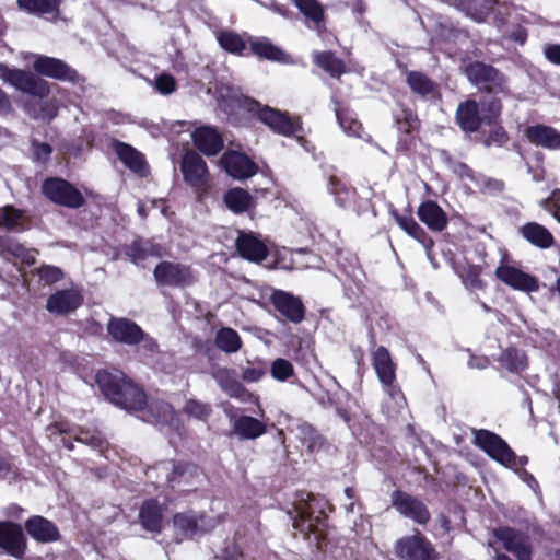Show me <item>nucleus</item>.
<instances>
[{
    "instance_id": "aec40b11",
    "label": "nucleus",
    "mask_w": 560,
    "mask_h": 560,
    "mask_svg": "<svg viewBox=\"0 0 560 560\" xmlns=\"http://www.w3.org/2000/svg\"><path fill=\"white\" fill-rule=\"evenodd\" d=\"M276 310L292 323H301L304 318V306L301 300L285 291L276 290L271 294Z\"/></svg>"
},
{
    "instance_id": "de8ad7c7",
    "label": "nucleus",
    "mask_w": 560,
    "mask_h": 560,
    "mask_svg": "<svg viewBox=\"0 0 560 560\" xmlns=\"http://www.w3.org/2000/svg\"><path fill=\"white\" fill-rule=\"evenodd\" d=\"M217 39L223 49L233 54H241L246 47L243 38L234 32H220Z\"/></svg>"
},
{
    "instance_id": "58836bf2",
    "label": "nucleus",
    "mask_w": 560,
    "mask_h": 560,
    "mask_svg": "<svg viewBox=\"0 0 560 560\" xmlns=\"http://www.w3.org/2000/svg\"><path fill=\"white\" fill-rule=\"evenodd\" d=\"M163 247L153 245L150 242L137 241L133 242L127 249V255L130 259L139 265L148 256H162Z\"/></svg>"
},
{
    "instance_id": "69168bd1",
    "label": "nucleus",
    "mask_w": 560,
    "mask_h": 560,
    "mask_svg": "<svg viewBox=\"0 0 560 560\" xmlns=\"http://www.w3.org/2000/svg\"><path fill=\"white\" fill-rule=\"evenodd\" d=\"M264 375V370L260 368L248 366L244 369L242 378L246 382H257Z\"/></svg>"
},
{
    "instance_id": "0eeeda50",
    "label": "nucleus",
    "mask_w": 560,
    "mask_h": 560,
    "mask_svg": "<svg viewBox=\"0 0 560 560\" xmlns=\"http://www.w3.org/2000/svg\"><path fill=\"white\" fill-rule=\"evenodd\" d=\"M43 192L51 201L69 208H79L84 202L82 194L71 184L60 178L45 180Z\"/></svg>"
},
{
    "instance_id": "f3484780",
    "label": "nucleus",
    "mask_w": 560,
    "mask_h": 560,
    "mask_svg": "<svg viewBox=\"0 0 560 560\" xmlns=\"http://www.w3.org/2000/svg\"><path fill=\"white\" fill-rule=\"evenodd\" d=\"M221 164L231 177L240 180L253 177L258 172L256 163L237 151L225 152L221 158Z\"/></svg>"
},
{
    "instance_id": "393cba45",
    "label": "nucleus",
    "mask_w": 560,
    "mask_h": 560,
    "mask_svg": "<svg viewBox=\"0 0 560 560\" xmlns=\"http://www.w3.org/2000/svg\"><path fill=\"white\" fill-rule=\"evenodd\" d=\"M258 118L271 130L283 136H290L295 131L294 122L283 113L265 106L258 109Z\"/></svg>"
},
{
    "instance_id": "c9c22d12",
    "label": "nucleus",
    "mask_w": 560,
    "mask_h": 560,
    "mask_svg": "<svg viewBox=\"0 0 560 560\" xmlns=\"http://www.w3.org/2000/svg\"><path fill=\"white\" fill-rule=\"evenodd\" d=\"M498 362L502 369L511 373H520L527 366V359L524 352L514 348L502 351Z\"/></svg>"
},
{
    "instance_id": "6e6d98bb",
    "label": "nucleus",
    "mask_w": 560,
    "mask_h": 560,
    "mask_svg": "<svg viewBox=\"0 0 560 560\" xmlns=\"http://www.w3.org/2000/svg\"><path fill=\"white\" fill-rule=\"evenodd\" d=\"M37 275L45 284H54L63 278L62 270L52 265H43L38 268Z\"/></svg>"
},
{
    "instance_id": "c85d7f7f",
    "label": "nucleus",
    "mask_w": 560,
    "mask_h": 560,
    "mask_svg": "<svg viewBox=\"0 0 560 560\" xmlns=\"http://www.w3.org/2000/svg\"><path fill=\"white\" fill-rule=\"evenodd\" d=\"M525 136L536 145L550 150L560 148V132L552 127L545 125L530 126L526 129Z\"/></svg>"
},
{
    "instance_id": "2eb2a0df",
    "label": "nucleus",
    "mask_w": 560,
    "mask_h": 560,
    "mask_svg": "<svg viewBox=\"0 0 560 560\" xmlns=\"http://www.w3.org/2000/svg\"><path fill=\"white\" fill-rule=\"evenodd\" d=\"M83 303V295L80 289L69 288L58 290L46 302V308L54 315H67L78 310Z\"/></svg>"
},
{
    "instance_id": "6ab92c4d",
    "label": "nucleus",
    "mask_w": 560,
    "mask_h": 560,
    "mask_svg": "<svg viewBox=\"0 0 560 560\" xmlns=\"http://www.w3.org/2000/svg\"><path fill=\"white\" fill-rule=\"evenodd\" d=\"M396 553L407 560H431L433 550L420 536L405 537L396 542Z\"/></svg>"
},
{
    "instance_id": "f704fd0d",
    "label": "nucleus",
    "mask_w": 560,
    "mask_h": 560,
    "mask_svg": "<svg viewBox=\"0 0 560 560\" xmlns=\"http://www.w3.org/2000/svg\"><path fill=\"white\" fill-rule=\"evenodd\" d=\"M27 226V217L24 211L12 206L0 208V228L5 230H24Z\"/></svg>"
},
{
    "instance_id": "bb28decb",
    "label": "nucleus",
    "mask_w": 560,
    "mask_h": 560,
    "mask_svg": "<svg viewBox=\"0 0 560 560\" xmlns=\"http://www.w3.org/2000/svg\"><path fill=\"white\" fill-rule=\"evenodd\" d=\"M195 145L206 155H215L223 148V140L211 127L197 128L192 133Z\"/></svg>"
},
{
    "instance_id": "79ce46f5",
    "label": "nucleus",
    "mask_w": 560,
    "mask_h": 560,
    "mask_svg": "<svg viewBox=\"0 0 560 560\" xmlns=\"http://www.w3.org/2000/svg\"><path fill=\"white\" fill-rule=\"evenodd\" d=\"M3 253L5 256L14 258V264L20 261L22 265L32 266L36 261V250L27 249L13 240H9L7 242L3 248Z\"/></svg>"
},
{
    "instance_id": "6e6552de",
    "label": "nucleus",
    "mask_w": 560,
    "mask_h": 560,
    "mask_svg": "<svg viewBox=\"0 0 560 560\" xmlns=\"http://www.w3.org/2000/svg\"><path fill=\"white\" fill-rule=\"evenodd\" d=\"M154 278L159 285L186 287L195 281L191 269L183 264L162 261L154 268Z\"/></svg>"
},
{
    "instance_id": "3c124183",
    "label": "nucleus",
    "mask_w": 560,
    "mask_h": 560,
    "mask_svg": "<svg viewBox=\"0 0 560 560\" xmlns=\"http://www.w3.org/2000/svg\"><path fill=\"white\" fill-rule=\"evenodd\" d=\"M294 368L292 363L285 359H276L271 364V375L275 380L283 382L293 375Z\"/></svg>"
},
{
    "instance_id": "c03bdc74",
    "label": "nucleus",
    "mask_w": 560,
    "mask_h": 560,
    "mask_svg": "<svg viewBox=\"0 0 560 560\" xmlns=\"http://www.w3.org/2000/svg\"><path fill=\"white\" fill-rule=\"evenodd\" d=\"M314 62L331 77H339L345 72L343 62L331 52H316L313 56Z\"/></svg>"
},
{
    "instance_id": "37998d69",
    "label": "nucleus",
    "mask_w": 560,
    "mask_h": 560,
    "mask_svg": "<svg viewBox=\"0 0 560 560\" xmlns=\"http://www.w3.org/2000/svg\"><path fill=\"white\" fill-rule=\"evenodd\" d=\"M250 49L252 51L261 57L266 58L268 60L272 61H283L284 60V52L278 48L277 46L272 45L267 38H259L250 42Z\"/></svg>"
},
{
    "instance_id": "5701e85b",
    "label": "nucleus",
    "mask_w": 560,
    "mask_h": 560,
    "mask_svg": "<svg viewBox=\"0 0 560 560\" xmlns=\"http://www.w3.org/2000/svg\"><path fill=\"white\" fill-rule=\"evenodd\" d=\"M236 247L242 257L254 262L262 261L268 255L266 244L253 233H241Z\"/></svg>"
},
{
    "instance_id": "864d4df0",
    "label": "nucleus",
    "mask_w": 560,
    "mask_h": 560,
    "mask_svg": "<svg viewBox=\"0 0 560 560\" xmlns=\"http://www.w3.org/2000/svg\"><path fill=\"white\" fill-rule=\"evenodd\" d=\"M75 440L80 443L91 446L92 448L98 450L100 452H104V447L106 445V441L103 439L100 432H89L81 430L80 433L75 435Z\"/></svg>"
},
{
    "instance_id": "ddd939ff",
    "label": "nucleus",
    "mask_w": 560,
    "mask_h": 560,
    "mask_svg": "<svg viewBox=\"0 0 560 560\" xmlns=\"http://www.w3.org/2000/svg\"><path fill=\"white\" fill-rule=\"evenodd\" d=\"M34 58L33 69L40 75L70 82L80 79L77 71L60 59L40 55H35Z\"/></svg>"
},
{
    "instance_id": "5fc2aeb1",
    "label": "nucleus",
    "mask_w": 560,
    "mask_h": 560,
    "mask_svg": "<svg viewBox=\"0 0 560 560\" xmlns=\"http://www.w3.org/2000/svg\"><path fill=\"white\" fill-rule=\"evenodd\" d=\"M184 411L186 415L194 417L198 420H205L209 417L211 408L207 404H203L195 399H190L186 402Z\"/></svg>"
},
{
    "instance_id": "4c0bfd02",
    "label": "nucleus",
    "mask_w": 560,
    "mask_h": 560,
    "mask_svg": "<svg viewBox=\"0 0 560 560\" xmlns=\"http://www.w3.org/2000/svg\"><path fill=\"white\" fill-rule=\"evenodd\" d=\"M327 189L339 207L348 208L353 203L354 191L341 179L331 176L328 180Z\"/></svg>"
},
{
    "instance_id": "a211bd4d",
    "label": "nucleus",
    "mask_w": 560,
    "mask_h": 560,
    "mask_svg": "<svg viewBox=\"0 0 560 560\" xmlns=\"http://www.w3.org/2000/svg\"><path fill=\"white\" fill-rule=\"evenodd\" d=\"M466 74L468 80L479 89H483L489 92H497L502 89L503 80L500 73L494 68L485 63H470L466 68Z\"/></svg>"
},
{
    "instance_id": "13d9d810",
    "label": "nucleus",
    "mask_w": 560,
    "mask_h": 560,
    "mask_svg": "<svg viewBox=\"0 0 560 560\" xmlns=\"http://www.w3.org/2000/svg\"><path fill=\"white\" fill-rule=\"evenodd\" d=\"M155 88L161 94L167 95L176 90V81L170 74H161L155 80Z\"/></svg>"
},
{
    "instance_id": "423d86ee",
    "label": "nucleus",
    "mask_w": 560,
    "mask_h": 560,
    "mask_svg": "<svg viewBox=\"0 0 560 560\" xmlns=\"http://www.w3.org/2000/svg\"><path fill=\"white\" fill-rule=\"evenodd\" d=\"M495 277L505 285L526 293L536 292L539 282L536 277L502 258L495 269Z\"/></svg>"
},
{
    "instance_id": "72a5a7b5",
    "label": "nucleus",
    "mask_w": 560,
    "mask_h": 560,
    "mask_svg": "<svg viewBox=\"0 0 560 560\" xmlns=\"http://www.w3.org/2000/svg\"><path fill=\"white\" fill-rule=\"evenodd\" d=\"M225 206L234 213L246 212L255 206L252 195L243 188H232L224 195Z\"/></svg>"
},
{
    "instance_id": "0e129e2a",
    "label": "nucleus",
    "mask_w": 560,
    "mask_h": 560,
    "mask_svg": "<svg viewBox=\"0 0 560 560\" xmlns=\"http://www.w3.org/2000/svg\"><path fill=\"white\" fill-rule=\"evenodd\" d=\"M493 2H494V0H485V4L479 10L471 12L470 9H468V14H470L471 18L474 20H476L477 22H481L488 15L489 11L492 8Z\"/></svg>"
},
{
    "instance_id": "e2e57ef3",
    "label": "nucleus",
    "mask_w": 560,
    "mask_h": 560,
    "mask_svg": "<svg viewBox=\"0 0 560 560\" xmlns=\"http://www.w3.org/2000/svg\"><path fill=\"white\" fill-rule=\"evenodd\" d=\"M514 470L518 474L520 479L524 483H526L534 492H537L539 486H538L537 480L534 478V476L532 474H529L528 471L524 470L523 467H520V468L514 469Z\"/></svg>"
},
{
    "instance_id": "603ef678",
    "label": "nucleus",
    "mask_w": 560,
    "mask_h": 560,
    "mask_svg": "<svg viewBox=\"0 0 560 560\" xmlns=\"http://www.w3.org/2000/svg\"><path fill=\"white\" fill-rule=\"evenodd\" d=\"M296 7L302 13L308 16L314 22H319L323 19V10L316 0H294Z\"/></svg>"
},
{
    "instance_id": "052dcab7",
    "label": "nucleus",
    "mask_w": 560,
    "mask_h": 560,
    "mask_svg": "<svg viewBox=\"0 0 560 560\" xmlns=\"http://www.w3.org/2000/svg\"><path fill=\"white\" fill-rule=\"evenodd\" d=\"M544 55L550 62L560 66V45L559 44L545 45Z\"/></svg>"
},
{
    "instance_id": "473e14b6",
    "label": "nucleus",
    "mask_w": 560,
    "mask_h": 560,
    "mask_svg": "<svg viewBox=\"0 0 560 560\" xmlns=\"http://www.w3.org/2000/svg\"><path fill=\"white\" fill-rule=\"evenodd\" d=\"M521 233L527 242L540 248H549L555 241L552 234L545 226L536 222L523 225Z\"/></svg>"
},
{
    "instance_id": "bf43d9fd",
    "label": "nucleus",
    "mask_w": 560,
    "mask_h": 560,
    "mask_svg": "<svg viewBox=\"0 0 560 560\" xmlns=\"http://www.w3.org/2000/svg\"><path fill=\"white\" fill-rule=\"evenodd\" d=\"M33 156L38 162H45L51 154V147L48 143L33 141Z\"/></svg>"
},
{
    "instance_id": "a18cd8bd",
    "label": "nucleus",
    "mask_w": 560,
    "mask_h": 560,
    "mask_svg": "<svg viewBox=\"0 0 560 560\" xmlns=\"http://www.w3.org/2000/svg\"><path fill=\"white\" fill-rule=\"evenodd\" d=\"M407 82L413 92L421 95L433 94L435 91V84L421 72H409L407 74Z\"/></svg>"
},
{
    "instance_id": "b1692460",
    "label": "nucleus",
    "mask_w": 560,
    "mask_h": 560,
    "mask_svg": "<svg viewBox=\"0 0 560 560\" xmlns=\"http://www.w3.org/2000/svg\"><path fill=\"white\" fill-rule=\"evenodd\" d=\"M114 150L120 162L133 173L145 176L148 173V165L141 152L133 147L116 141L114 142Z\"/></svg>"
},
{
    "instance_id": "a878e982",
    "label": "nucleus",
    "mask_w": 560,
    "mask_h": 560,
    "mask_svg": "<svg viewBox=\"0 0 560 560\" xmlns=\"http://www.w3.org/2000/svg\"><path fill=\"white\" fill-rule=\"evenodd\" d=\"M417 214L420 221L432 231L441 232L447 225L448 219L446 213L434 201L422 202L418 208Z\"/></svg>"
},
{
    "instance_id": "9d476101",
    "label": "nucleus",
    "mask_w": 560,
    "mask_h": 560,
    "mask_svg": "<svg viewBox=\"0 0 560 560\" xmlns=\"http://www.w3.org/2000/svg\"><path fill=\"white\" fill-rule=\"evenodd\" d=\"M174 528L179 539L196 538L197 536L213 529L219 523L220 517L197 518L192 514L179 513L174 516Z\"/></svg>"
},
{
    "instance_id": "49530a36",
    "label": "nucleus",
    "mask_w": 560,
    "mask_h": 560,
    "mask_svg": "<svg viewBox=\"0 0 560 560\" xmlns=\"http://www.w3.org/2000/svg\"><path fill=\"white\" fill-rule=\"evenodd\" d=\"M19 5L30 13L46 14L58 9V0H18Z\"/></svg>"
},
{
    "instance_id": "c756f323",
    "label": "nucleus",
    "mask_w": 560,
    "mask_h": 560,
    "mask_svg": "<svg viewBox=\"0 0 560 560\" xmlns=\"http://www.w3.org/2000/svg\"><path fill=\"white\" fill-rule=\"evenodd\" d=\"M148 416L143 420L154 422L156 424H165L174 429H178L177 419L173 407L163 400H152L148 404Z\"/></svg>"
},
{
    "instance_id": "412c9836",
    "label": "nucleus",
    "mask_w": 560,
    "mask_h": 560,
    "mask_svg": "<svg viewBox=\"0 0 560 560\" xmlns=\"http://www.w3.org/2000/svg\"><path fill=\"white\" fill-rule=\"evenodd\" d=\"M107 331L114 340L130 346L139 343L144 337L142 329L126 318L109 320Z\"/></svg>"
},
{
    "instance_id": "ea45409f",
    "label": "nucleus",
    "mask_w": 560,
    "mask_h": 560,
    "mask_svg": "<svg viewBox=\"0 0 560 560\" xmlns=\"http://www.w3.org/2000/svg\"><path fill=\"white\" fill-rule=\"evenodd\" d=\"M214 341L217 347L225 353H235L242 347L238 332L230 327L218 330Z\"/></svg>"
},
{
    "instance_id": "4be33fe9",
    "label": "nucleus",
    "mask_w": 560,
    "mask_h": 560,
    "mask_svg": "<svg viewBox=\"0 0 560 560\" xmlns=\"http://www.w3.org/2000/svg\"><path fill=\"white\" fill-rule=\"evenodd\" d=\"M25 529L34 540L43 544L56 541L60 536L57 526L39 515L30 517L25 523Z\"/></svg>"
},
{
    "instance_id": "cd10ccee",
    "label": "nucleus",
    "mask_w": 560,
    "mask_h": 560,
    "mask_svg": "<svg viewBox=\"0 0 560 560\" xmlns=\"http://www.w3.org/2000/svg\"><path fill=\"white\" fill-rule=\"evenodd\" d=\"M314 500L312 494L305 493L295 502L296 515L293 517V526L303 533L316 530L315 523L312 518Z\"/></svg>"
},
{
    "instance_id": "7ed1b4c3",
    "label": "nucleus",
    "mask_w": 560,
    "mask_h": 560,
    "mask_svg": "<svg viewBox=\"0 0 560 560\" xmlns=\"http://www.w3.org/2000/svg\"><path fill=\"white\" fill-rule=\"evenodd\" d=\"M0 79L16 90L35 97L44 98L49 93L48 83L30 71L0 65Z\"/></svg>"
},
{
    "instance_id": "a19ab883",
    "label": "nucleus",
    "mask_w": 560,
    "mask_h": 560,
    "mask_svg": "<svg viewBox=\"0 0 560 560\" xmlns=\"http://www.w3.org/2000/svg\"><path fill=\"white\" fill-rule=\"evenodd\" d=\"M396 223L399 225V228L405 231L408 235L417 240L418 242L422 243L424 248L427 250L430 249L432 246V241H427L424 238L425 233L424 231L419 226V224L415 221V219L410 215H399L397 213L394 214Z\"/></svg>"
},
{
    "instance_id": "e433bc0d",
    "label": "nucleus",
    "mask_w": 560,
    "mask_h": 560,
    "mask_svg": "<svg viewBox=\"0 0 560 560\" xmlns=\"http://www.w3.org/2000/svg\"><path fill=\"white\" fill-rule=\"evenodd\" d=\"M140 520L143 527L150 532H159L162 525V513L159 503L154 500L147 501L140 510Z\"/></svg>"
},
{
    "instance_id": "4d7b16f0",
    "label": "nucleus",
    "mask_w": 560,
    "mask_h": 560,
    "mask_svg": "<svg viewBox=\"0 0 560 560\" xmlns=\"http://www.w3.org/2000/svg\"><path fill=\"white\" fill-rule=\"evenodd\" d=\"M540 207L551 213L560 223V189L553 190L550 197L542 199Z\"/></svg>"
},
{
    "instance_id": "9b49d317",
    "label": "nucleus",
    "mask_w": 560,
    "mask_h": 560,
    "mask_svg": "<svg viewBox=\"0 0 560 560\" xmlns=\"http://www.w3.org/2000/svg\"><path fill=\"white\" fill-rule=\"evenodd\" d=\"M392 504L399 514L418 524H425L430 520V512L424 503L409 493L394 491L392 494Z\"/></svg>"
},
{
    "instance_id": "39448f33",
    "label": "nucleus",
    "mask_w": 560,
    "mask_h": 560,
    "mask_svg": "<svg viewBox=\"0 0 560 560\" xmlns=\"http://www.w3.org/2000/svg\"><path fill=\"white\" fill-rule=\"evenodd\" d=\"M212 377L215 380L220 388L230 397H233L244 404L254 402L257 405L260 417H264V410L259 406V399L243 386L238 381L235 370L219 366L213 369Z\"/></svg>"
},
{
    "instance_id": "774afa93",
    "label": "nucleus",
    "mask_w": 560,
    "mask_h": 560,
    "mask_svg": "<svg viewBox=\"0 0 560 560\" xmlns=\"http://www.w3.org/2000/svg\"><path fill=\"white\" fill-rule=\"evenodd\" d=\"M240 556H241V551L234 544H232L226 549L224 555L221 556V558H222V560H236Z\"/></svg>"
},
{
    "instance_id": "1a4fd4ad",
    "label": "nucleus",
    "mask_w": 560,
    "mask_h": 560,
    "mask_svg": "<svg viewBox=\"0 0 560 560\" xmlns=\"http://www.w3.org/2000/svg\"><path fill=\"white\" fill-rule=\"evenodd\" d=\"M493 535L517 560H532L533 546L529 536L511 527H499Z\"/></svg>"
},
{
    "instance_id": "680f3d73",
    "label": "nucleus",
    "mask_w": 560,
    "mask_h": 560,
    "mask_svg": "<svg viewBox=\"0 0 560 560\" xmlns=\"http://www.w3.org/2000/svg\"><path fill=\"white\" fill-rule=\"evenodd\" d=\"M305 434H308L310 436L308 438H304V443H306L307 445V448L311 451V452H314L316 448L320 447L323 441H322V438L316 434L313 429L308 428L305 430Z\"/></svg>"
},
{
    "instance_id": "4468645a",
    "label": "nucleus",
    "mask_w": 560,
    "mask_h": 560,
    "mask_svg": "<svg viewBox=\"0 0 560 560\" xmlns=\"http://www.w3.org/2000/svg\"><path fill=\"white\" fill-rule=\"evenodd\" d=\"M180 171L185 182L195 189H203L208 183L209 173L203 159L196 152L184 154Z\"/></svg>"
},
{
    "instance_id": "8fccbe9b",
    "label": "nucleus",
    "mask_w": 560,
    "mask_h": 560,
    "mask_svg": "<svg viewBox=\"0 0 560 560\" xmlns=\"http://www.w3.org/2000/svg\"><path fill=\"white\" fill-rule=\"evenodd\" d=\"M219 102L222 109L230 114L240 105L241 100L235 91L228 86H221L219 89Z\"/></svg>"
},
{
    "instance_id": "09e8293b",
    "label": "nucleus",
    "mask_w": 560,
    "mask_h": 560,
    "mask_svg": "<svg viewBox=\"0 0 560 560\" xmlns=\"http://www.w3.org/2000/svg\"><path fill=\"white\" fill-rule=\"evenodd\" d=\"M27 112L30 116L35 119H39L43 121H50L57 116L58 106L56 102H40L38 106L28 107Z\"/></svg>"
},
{
    "instance_id": "dca6fc26",
    "label": "nucleus",
    "mask_w": 560,
    "mask_h": 560,
    "mask_svg": "<svg viewBox=\"0 0 560 560\" xmlns=\"http://www.w3.org/2000/svg\"><path fill=\"white\" fill-rule=\"evenodd\" d=\"M230 405L226 404L225 413L230 419L233 432L241 440H255L267 432V423L264 420L250 417L238 416L232 413Z\"/></svg>"
},
{
    "instance_id": "f257e3e1",
    "label": "nucleus",
    "mask_w": 560,
    "mask_h": 560,
    "mask_svg": "<svg viewBox=\"0 0 560 560\" xmlns=\"http://www.w3.org/2000/svg\"><path fill=\"white\" fill-rule=\"evenodd\" d=\"M127 382L125 374L120 371H100L96 374V383L104 396L114 405L126 410H142L147 405V397L143 390L137 385H127V393L133 395L132 401L121 396L122 384Z\"/></svg>"
},
{
    "instance_id": "20e7f679",
    "label": "nucleus",
    "mask_w": 560,
    "mask_h": 560,
    "mask_svg": "<svg viewBox=\"0 0 560 560\" xmlns=\"http://www.w3.org/2000/svg\"><path fill=\"white\" fill-rule=\"evenodd\" d=\"M373 368L386 394L398 407L405 402L400 388L395 384V364L389 351L385 347H378L372 354Z\"/></svg>"
},
{
    "instance_id": "338daca9",
    "label": "nucleus",
    "mask_w": 560,
    "mask_h": 560,
    "mask_svg": "<svg viewBox=\"0 0 560 560\" xmlns=\"http://www.w3.org/2000/svg\"><path fill=\"white\" fill-rule=\"evenodd\" d=\"M489 360L488 358L486 357H475V355H471L469 361H468V365L470 368H476V369H479V370H483L489 366Z\"/></svg>"
},
{
    "instance_id": "f03ea898",
    "label": "nucleus",
    "mask_w": 560,
    "mask_h": 560,
    "mask_svg": "<svg viewBox=\"0 0 560 560\" xmlns=\"http://www.w3.org/2000/svg\"><path fill=\"white\" fill-rule=\"evenodd\" d=\"M474 441L492 459L510 469H517L527 464L526 457H517L499 435L488 430L475 431Z\"/></svg>"
},
{
    "instance_id": "7c9ffc66",
    "label": "nucleus",
    "mask_w": 560,
    "mask_h": 560,
    "mask_svg": "<svg viewBox=\"0 0 560 560\" xmlns=\"http://www.w3.org/2000/svg\"><path fill=\"white\" fill-rule=\"evenodd\" d=\"M336 117L342 131L354 138L370 141L371 137L365 135L362 124L357 119L354 113L348 108H340L337 104L335 107Z\"/></svg>"
},
{
    "instance_id": "f8f14e48",
    "label": "nucleus",
    "mask_w": 560,
    "mask_h": 560,
    "mask_svg": "<svg viewBox=\"0 0 560 560\" xmlns=\"http://www.w3.org/2000/svg\"><path fill=\"white\" fill-rule=\"evenodd\" d=\"M0 548L8 555L21 559L26 551V538L20 524L0 521Z\"/></svg>"
},
{
    "instance_id": "2f4dec72",
    "label": "nucleus",
    "mask_w": 560,
    "mask_h": 560,
    "mask_svg": "<svg viewBox=\"0 0 560 560\" xmlns=\"http://www.w3.org/2000/svg\"><path fill=\"white\" fill-rule=\"evenodd\" d=\"M456 119L457 124L464 131H476L481 124L477 103L475 101L462 103L457 108Z\"/></svg>"
}]
</instances>
